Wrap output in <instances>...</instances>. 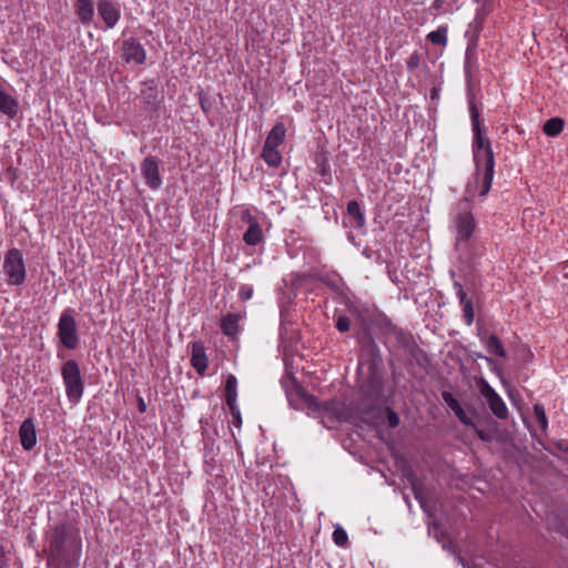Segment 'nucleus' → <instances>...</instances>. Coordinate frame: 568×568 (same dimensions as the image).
<instances>
[{
  "mask_svg": "<svg viewBox=\"0 0 568 568\" xmlns=\"http://www.w3.org/2000/svg\"><path fill=\"white\" fill-rule=\"evenodd\" d=\"M471 130H473V156L476 166V183L479 184V195L488 194L495 173V158L490 141L485 136L486 126L480 119L479 111L475 103L469 104Z\"/></svg>",
  "mask_w": 568,
  "mask_h": 568,
  "instance_id": "obj_1",
  "label": "nucleus"
},
{
  "mask_svg": "<svg viewBox=\"0 0 568 568\" xmlns=\"http://www.w3.org/2000/svg\"><path fill=\"white\" fill-rule=\"evenodd\" d=\"M477 227V222L473 214L470 200L464 197L456 203L450 212L449 229L455 237V248L467 258L471 248V237Z\"/></svg>",
  "mask_w": 568,
  "mask_h": 568,
  "instance_id": "obj_2",
  "label": "nucleus"
},
{
  "mask_svg": "<svg viewBox=\"0 0 568 568\" xmlns=\"http://www.w3.org/2000/svg\"><path fill=\"white\" fill-rule=\"evenodd\" d=\"M61 376L69 402L79 403L84 392V383L77 361H65L61 366Z\"/></svg>",
  "mask_w": 568,
  "mask_h": 568,
  "instance_id": "obj_3",
  "label": "nucleus"
},
{
  "mask_svg": "<svg viewBox=\"0 0 568 568\" xmlns=\"http://www.w3.org/2000/svg\"><path fill=\"white\" fill-rule=\"evenodd\" d=\"M72 308H65L60 314L57 325V336L61 344L70 351L77 349L80 344L78 323Z\"/></svg>",
  "mask_w": 568,
  "mask_h": 568,
  "instance_id": "obj_4",
  "label": "nucleus"
},
{
  "mask_svg": "<svg viewBox=\"0 0 568 568\" xmlns=\"http://www.w3.org/2000/svg\"><path fill=\"white\" fill-rule=\"evenodd\" d=\"M3 273L7 277V284L20 286L27 277L23 255L20 250L11 248L4 255Z\"/></svg>",
  "mask_w": 568,
  "mask_h": 568,
  "instance_id": "obj_5",
  "label": "nucleus"
},
{
  "mask_svg": "<svg viewBox=\"0 0 568 568\" xmlns=\"http://www.w3.org/2000/svg\"><path fill=\"white\" fill-rule=\"evenodd\" d=\"M479 390L481 396L486 399L491 413L497 418L504 419L508 416V408L505 402L485 379L480 381Z\"/></svg>",
  "mask_w": 568,
  "mask_h": 568,
  "instance_id": "obj_6",
  "label": "nucleus"
},
{
  "mask_svg": "<svg viewBox=\"0 0 568 568\" xmlns=\"http://www.w3.org/2000/svg\"><path fill=\"white\" fill-rule=\"evenodd\" d=\"M242 221L247 224V230L243 234L244 243L250 246L262 243L264 241V233L257 219L246 210L242 214Z\"/></svg>",
  "mask_w": 568,
  "mask_h": 568,
  "instance_id": "obj_7",
  "label": "nucleus"
},
{
  "mask_svg": "<svg viewBox=\"0 0 568 568\" xmlns=\"http://www.w3.org/2000/svg\"><path fill=\"white\" fill-rule=\"evenodd\" d=\"M97 9L98 14L109 29H113L121 19L120 6L114 0H98Z\"/></svg>",
  "mask_w": 568,
  "mask_h": 568,
  "instance_id": "obj_8",
  "label": "nucleus"
},
{
  "mask_svg": "<svg viewBox=\"0 0 568 568\" xmlns=\"http://www.w3.org/2000/svg\"><path fill=\"white\" fill-rule=\"evenodd\" d=\"M141 173L146 185L158 190L162 185V178L159 170V160L154 156H146L141 163Z\"/></svg>",
  "mask_w": 568,
  "mask_h": 568,
  "instance_id": "obj_9",
  "label": "nucleus"
},
{
  "mask_svg": "<svg viewBox=\"0 0 568 568\" xmlns=\"http://www.w3.org/2000/svg\"><path fill=\"white\" fill-rule=\"evenodd\" d=\"M121 58L125 63L142 64L145 62L146 53L136 39L130 38L122 42Z\"/></svg>",
  "mask_w": 568,
  "mask_h": 568,
  "instance_id": "obj_10",
  "label": "nucleus"
},
{
  "mask_svg": "<svg viewBox=\"0 0 568 568\" xmlns=\"http://www.w3.org/2000/svg\"><path fill=\"white\" fill-rule=\"evenodd\" d=\"M19 436L22 447L26 450H31L37 444V433L34 423L31 418H27L22 422Z\"/></svg>",
  "mask_w": 568,
  "mask_h": 568,
  "instance_id": "obj_11",
  "label": "nucleus"
},
{
  "mask_svg": "<svg viewBox=\"0 0 568 568\" xmlns=\"http://www.w3.org/2000/svg\"><path fill=\"white\" fill-rule=\"evenodd\" d=\"M0 112L9 119H14L19 112V102L16 98L10 95L3 83L0 82Z\"/></svg>",
  "mask_w": 568,
  "mask_h": 568,
  "instance_id": "obj_12",
  "label": "nucleus"
},
{
  "mask_svg": "<svg viewBox=\"0 0 568 568\" xmlns=\"http://www.w3.org/2000/svg\"><path fill=\"white\" fill-rule=\"evenodd\" d=\"M207 357L205 348L202 343L194 342L192 344L191 364L193 368L201 375H203L207 368Z\"/></svg>",
  "mask_w": 568,
  "mask_h": 568,
  "instance_id": "obj_13",
  "label": "nucleus"
},
{
  "mask_svg": "<svg viewBox=\"0 0 568 568\" xmlns=\"http://www.w3.org/2000/svg\"><path fill=\"white\" fill-rule=\"evenodd\" d=\"M241 314L229 313L221 318V331L230 338H235L240 332Z\"/></svg>",
  "mask_w": 568,
  "mask_h": 568,
  "instance_id": "obj_14",
  "label": "nucleus"
},
{
  "mask_svg": "<svg viewBox=\"0 0 568 568\" xmlns=\"http://www.w3.org/2000/svg\"><path fill=\"white\" fill-rule=\"evenodd\" d=\"M74 10L81 23L89 26L94 16V0H75Z\"/></svg>",
  "mask_w": 568,
  "mask_h": 568,
  "instance_id": "obj_15",
  "label": "nucleus"
},
{
  "mask_svg": "<svg viewBox=\"0 0 568 568\" xmlns=\"http://www.w3.org/2000/svg\"><path fill=\"white\" fill-rule=\"evenodd\" d=\"M480 342L486 346L489 354L506 357V351L500 339L494 334H480Z\"/></svg>",
  "mask_w": 568,
  "mask_h": 568,
  "instance_id": "obj_16",
  "label": "nucleus"
},
{
  "mask_svg": "<svg viewBox=\"0 0 568 568\" xmlns=\"http://www.w3.org/2000/svg\"><path fill=\"white\" fill-rule=\"evenodd\" d=\"M224 398L229 408H234L237 400V379L230 374L225 381Z\"/></svg>",
  "mask_w": 568,
  "mask_h": 568,
  "instance_id": "obj_17",
  "label": "nucleus"
},
{
  "mask_svg": "<svg viewBox=\"0 0 568 568\" xmlns=\"http://www.w3.org/2000/svg\"><path fill=\"white\" fill-rule=\"evenodd\" d=\"M285 125L282 122L276 123L268 133L264 145L271 148H278L285 139Z\"/></svg>",
  "mask_w": 568,
  "mask_h": 568,
  "instance_id": "obj_18",
  "label": "nucleus"
},
{
  "mask_svg": "<svg viewBox=\"0 0 568 568\" xmlns=\"http://www.w3.org/2000/svg\"><path fill=\"white\" fill-rule=\"evenodd\" d=\"M262 158L265 163L271 168H277L282 162V155L277 148L265 146L263 148Z\"/></svg>",
  "mask_w": 568,
  "mask_h": 568,
  "instance_id": "obj_19",
  "label": "nucleus"
},
{
  "mask_svg": "<svg viewBox=\"0 0 568 568\" xmlns=\"http://www.w3.org/2000/svg\"><path fill=\"white\" fill-rule=\"evenodd\" d=\"M447 26H439L436 30L427 34V40L433 44L445 47L447 44Z\"/></svg>",
  "mask_w": 568,
  "mask_h": 568,
  "instance_id": "obj_20",
  "label": "nucleus"
},
{
  "mask_svg": "<svg viewBox=\"0 0 568 568\" xmlns=\"http://www.w3.org/2000/svg\"><path fill=\"white\" fill-rule=\"evenodd\" d=\"M564 120L560 118H551L544 124V132L548 136H557L564 130Z\"/></svg>",
  "mask_w": 568,
  "mask_h": 568,
  "instance_id": "obj_21",
  "label": "nucleus"
},
{
  "mask_svg": "<svg viewBox=\"0 0 568 568\" xmlns=\"http://www.w3.org/2000/svg\"><path fill=\"white\" fill-rule=\"evenodd\" d=\"M347 213L354 220L356 226L362 227L365 224V217L361 206L356 201H349L347 204Z\"/></svg>",
  "mask_w": 568,
  "mask_h": 568,
  "instance_id": "obj_22",
  "label": "nucleus"
},
{
  "mask_svg": "<svg viewBox=\"0 0 568 568\" xmlns=\"http://www.w3.org/2000/svg\"><path fill=\"white\" fill-rule=\"evenodd\" d=\"M534 416L536 418V422L540 426L542 430L547 429L548 420L545 413V408L541 404H535L534 405Z\"/></svg>",
  "mask_w": 568,
  "mask_h": 568,
  "instance_id": "obj_23",
  "label": "nucleus"
},
{
  "mask_svg": "<svg viewBox=\"0 0 568 568\" xmlns=\"http://www.w3.org/2000/svg\"><path fill=\"white\" fill-rule=\"evenodd\" d=\"M463 306V316L468 326H470L474 322V308L471 300L462 304Z\"/></svg>",
  "mask_w": 568,
  "mask_h": 568,
  "instance_id": "obj_24",
  "label": "nucleus"
},
{
  "mask_svg": "<svg viewBox=\"0 0 568 568\" xmlns=\"http://www.w3.org/2000/svg\"><path fill=\"white\" fill-rule=\"evenodd\" d=\"M442 398L446 403V405L453 410L456 412L459 407H462L460 403L457 398L454 397V395L449 392H443Z\"/></svg>",
  "mask_w": 568,
  "mask_h": 568,
  "instance_id": "obj_25",
  "label": "nucleus"
},
{
  "mask_svg": "<svg viewBox=\"0 0 568 568\" xmlns=\"http://www.w3.org/2000/svg\"><path fill=\"white\" fill-rule=\"evenodd\" d=\"M435 537L445 550L456 555V547L450 538H448L449 535H435Z\"/></svg>",
  "mask_w": 568,
  "mask_h": 568,
  "instance_id": "obj_26",
  "label": "nucleus"
},
{
  "mask_svg": "<svg viewBox=\"0 0 568 568\" xmlns=\"http://www.w3.org/2000/svg\"><path fill=\"white\" fill-rule=\"evenodd\" d=\"M454 414L464 425L475 427L473 418L465 412L463 407H459L456 412H454Z\"/></svg>",
  "mask_w": 568,
  "mask_h": 568,
  "instance_id": "obj_27",
  "label": "nucleus"
},
{
  "mask_svg": "<svg viewBox=\"0 0 568 568\" xmlns=\"http://www.w3.org/2000/svg\"><path fill=\"white\" fill-rule=\"evenodd\" d=\"M412 488L415 495V498L419 501L420 507L426 510V503L423 496V493L415 480L410 479Z\"/></svg>",
  "mask_w": 568,
  "mask_h": 568,
  "instance_id": "obj_28",
  "label": "nucleus"
},
{
  "mask_svg": "<svg viewBox=\"0 0 568 568\" xmlns=\"http://www.w3.org/2000/svg\"><path fill=\"white\" fill-rule=\"evenodd\" d=\"M351 327V320L347 316H339L336 321V328L341 333H345L349 331Z\"/></svg>",
  "mask_w": 568,
  "mask_h": 568,
  "instance_id": "obj_29",
  "label": "nucleus"
},
{
  "mask_svg": "<svg viewBox=\"0 0 568 568\" xmlns=\"http://www.w3.org/2000/svg\"><path fill=\"white\" fill-rule=\"evenodd\" d=\"M239 296L242 301H248L253 296V287L251 285L244 284L239 290Z\"/></svg>",
  "mask_w": 568,
  "mask_h": 568,
  "instance_id": "obj_30",
  "label": "nucleus"
},
{
  "mask_svg": "<svg viewBox=\"0 0 568 568\" xmlns=\"http://www.w3.org/2000/svg\"><path fill=\"white\" fill-rule=\"evenodd\" d=\"M386 416H387V424L390 428H395L398 426L399 417L394 410L387 409Z\"/></svg>",
  "mask_w": 568,
  "mask_h": 568,
  "instance_id": "obj_31",
  "label": "nucleus"
},
{
  "mask_svg": "<svg viewBox=\"0 0 568 568\" xmlns=\"http://www.w3.org/2000/svg\"><path fill=\"white\" fill-rule=\"evenodd\" d=\"M230 410L233 416V424L235 426H240L242 423V418H241V413H240V408H239L237 404H235L234 408H230Z\"/></svg>",
  "mask_w": 568,
  "mask_h": 568,
  "instance_id": "obj_32",
  "label": "nucleus"
},
{
  "mask_svg": "<svg viewBox=\"0 0 568 568\" xmlns=\"http://www.w3.org/2000/svg\"><path fill=\"white\" fill-rule=\"evenodd\" d=\"M334 542L339 547L348 545V535H333Z\"/></svg>",
  "mask_w": 568,
  "mask_h": 568,
  "instance_id": "obj_33",
  "label": "nucleus"
},
{
  "mask_svg": "<svg viewBox=\"0 0 568 568\" xmlns=\"http://www.w3.org/2000/svg\"><path fill=\"white\" fill-rule=\"evenodd\" d=\"M475 429V433L476 435L478 436L479 439H481L483 442H490L491 440V435L490 433L484 430V429H480L478 427H474Z\"/></svg>",
  "mask_w": 568,
  "mask_h": 568,
  "instance_id": "obj_34",
  "label": "nucleus"
},
{
  "mask_svg": "<svg viewBox=\"0 0 568 568\" xmlns=\"http://www.w3.org/2000/svg\"><path fill=\"white\" fill-rule=\"evenodd\" d=\"M455 286L457 287V293L456 294H457V297L459 298L460 305L464 304L465 302L470 301L469 298H467V294L464 291V288L462 287V285L456 283Z\"/></svg>",
  "mask_w": 568,
  "mask_h": 568,
  "instance_id": "obj_35",
  "label": "nucleus"
},
{
  "mask_svg": "<svg viewBox=\"0 0 568 568\" xmlns=\"http://www.w3.org/2000/svg\"><path fill=\"white\" fill-rule=\"evenodd\" d=\"M64 535H55V538L51 541L52 546H59L63 541Z\"/></svg>",
  "mask_w": 568,
  "mask_h": 568,
  "instance_id": "obj_36",
  "label": "nucleus"
},
{
  "mask_svg": "<svg viewBox=\"0 0 568 568\" xmlns=\"http://www.w3.org/2000/svg\"><path fill=\"white\" fill-rule=\"evenodd\" d=\"M418 62V58L416 55H413L409 58L407 65L409 69H413Z\"/></svg>",
  "mask_w": 568,
  "mask_h": 568,
  "instance_id": "obj_37",
  "label": "nucleus"
},
{
  "mask_svg": "<svg viewBox=\"0 0 568 568\" xmlns=\"http://www.w3.org/2000/svg\"><path fill=\"white\" fill-rule=\"evenodd\" d=\"M6 564V554L2 547H0V565L3 566Z\"/></svg>",
  "mask_w": 568,
  "mask_h": 568,
  "instance_id": "obj_38",
  "label": "nucleus"
},
{
  "mask_svg": "<svg viewBox=\"0 0 568 568\" xmlns=\"http://www.w3.org/2000/svg\"><path fill=\"white\" fill-rule=\"evenodd\" d=\"M145 409H146V406H145L144 400H143L142 398H139V410H140L141 413H144V412H145Z\"/></svg>",
  "mask_w": 568,
  "mask_h": 568,
  "instance_id": "obj_39",
  "label": "nucleus"
},
{
  "mask_svg": "<svg viewBox=\"0 0 568 568\" xmlns=\"http://www.w3.org/2000/svg\"><path fill=\"white\" fill-rule=\"evenodd\" d=\"M281 322H282V325H284V323L286 322L285 312L283 310L281 311Z\"/></svg>",
  "mask_w": 568,
  "mask_h": 568,
  "instance_id": "obj_40",
  "label": "nucleus"
},
{
  "mask_svg": "<svg viewBox=\"0 0 568 568\" xmlns=\"http://www.w3.org/2000/svg\"><path fill=\"white\" fill-rule=\"evenodd\" d=\"M334 532L339 534V532H346V531L342 527L336 526Z\"/></svg>",
  "mask_w": 568,
  "mask_h": 568,
  "instance_id": "obj_41",
  "label": "nucleus"
},
{
  "mask_svg": "<svg viewBox=\"0 0 568 568\" xmlns=\"http://www.w3.org/2000/svg\"><path fill=\"white\" fill-rule=\"evenodd\" d=\"M477 357H478V358H484L485 361H487V362H489V363L491 362V359H490L489 357L484 356V355H481V354H478V355H477Z\"/></svg>",
  "mask_w": 568,
  "mask_h": 568,
  "instance_id": "obj_42",
  "label": "nucleus"
},
{
  "mask_svg": "<svg viewBox=\"0 0 568 568\" xmlns=\"http://www.w3.org/2000/svg\"><path fill=\"white\" fill-rule=\"evenodd\" d=\"M201 106H202V109H203L205 112H207V110H206L207 104H204V103H203V101H201Z\"/></svg>",
  "mask_w": 568,
  "mask_h": 568,
  "instance_id": "obj_43",
  "label": "nucleus"
},
{
  "mask_svg": "<svg viewBox=\"0 0 568 568\" xmlns=\"http://www.w3.org/2000/svg\"><path fill=\"white\" fill-rule=\"evenodd\" d=\"M201 106H202V109H203L205 112H207V110H206L207 104H204V103H203V101H201Z\"/></svg>",
  "mask_w": 568,
  "mask_h": 568,
  "instance_id": "obj_44",
  "label": "nucleus"
},
{
  "mask_svg": "<svg viewBox=\"0 0 568 568\" xmlns=\"http://www.w3.org/2000/svg\"><path fill=\"white\" fill-rule=\"evenodd\" d=\"M456 558L462 562V557L459 555L456 556Z\"/></svg>",
  "mask_w": 568,
  "mask_h": 568,
  "instance_id": "obj_45",
  "label": "nucleus"
},
{
  "mask_svg": "<svg viewBox=\"0 0 568 568\" xmlns=\"http://www.w3.org/2000/svg\"><path fill=\"white\" fill-rule=\"evenodd\" d=\"M59 358H63V355L61 353H58Z\"/></svg>",
  "mask_w": 568,
  "mask_h": 568,
  "instance_id": "obj_46",
  "label": "nucleus"
}]
</instances>
